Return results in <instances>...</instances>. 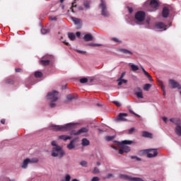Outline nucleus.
Here are the masks:
<instances>
[{
    "mask_svg": "<svg viewBox=\"0 0 181 181\" xmlns=\"http://www.w3.org/2000/svg\"><path fill=\"white\" fill-rule=\"evenodd\" d=\"M124 77H125V72H123L122 74H121V76H120V77H119V79H122V78H124Z\"/></svg>",
    "mask_w": 181,
    "mask_h": 181,
    "instance_id": "obj_50",
    "label": "nucleus"
},
{
    "mask_svg": "<svg viewBox=\"0 0 181 181\" xmlns=\"http://www.w3.org/2000/svg\"><path fill=\"white\" fill-rule=\"evenodd\" d=\"M76 52H77V53H79V54H86V51H81L80 49H76Z\"/></svg>",
    "mask_w": 181,
    "mask_h": 181,
    "instance_id": "obj_41",
    "label": "nucleus"
},
{
    "mask_svg": "<svg viewBox=\"0 0 181 181\" xmlns=\"http://www.w3.org/2000/svg\"><path fill=\"white\" fill-rule=\"evenodd\" d=\"M1 124H5V119H3L1 120Z\"/></svg>",
    "mask_w": 181,
    "mask_h": 181,
    "instance_id": "obj_59",
    "label": "nucleus"
},
{
    "mask_svg": "<svg viewBox=\"0 0 181 181\" xmlns=\"http://www.w3.org/2000/svg\"><path fill=\"white\" fill-rule=\"evenodd\" d=\"M127 117H128V114L127 113H119L118 115L117 121H121V122L127 121Z\"/></svg>",
    "mask_w": 181,
    "mask_h": 181,
    "instance_id": "obj_13",
    "label": "nucleus"
},
{
    "mask_svg": "<svg viewBox=\"0 0 181 181\" xmlns=\"http://www.w3.org/2000/svg\"><path fill=\"white\" fill-rule=\"evenodd\" d=\"M71 180V176L69 174L65 175V177L62 180V181H70Z\"/></svg>",
    "mask_w": 181,
    "mask_h": 181,
    "instance_id": "obj_31",
    "label": "nucleus"
},
{
    "mask_svg": "<svg viewBox=\"0 0 181 181\" xmlns=\"http://www.w3.org/2000/svg\"><path fill=\"white\" fill-rule=\"evenodd\" d=\"M88 131V129H87V128L83 127L78 130L77 132H76V130L71 131V135H80V134H84V132H87Z\"/></svg>",
    "mask_w": 181,
    "mask_h": 181,
    "instance_id": "obj_11",
    "label": "nucleus"
},
{
    "mask_svg": "<svg viewBox=\"0 0 181 181\" xmlns=\"http://www.w3.org/2000/svg\"><path fill=\"white\" fill-rule=\"evenodd\" d=\"M42 76H43V74H42V72L40 71H36L35 73V76L37 78H40V77H42Z\"/></svg>",
    "mask_w": 181,
    "mask_h": 181,
    "instance_id": "obj_33",
    "label": "nucleus"
},
{
    "mask_svg": "<svg viewBox=\"0 0 181 181\" xmlns=\"http://www.w3.org/2000/svg\"><path fill=\"white\" fill-rule=\"evenodd\" d=\"M76 35L78 37H80V36H81V33L80 32H76Z\"/></svg>",
    "mask_w": 181,
    "mask_h": 181,
    "instance_id": "obj_58",
    "label": "nucleus"
},
{
    "mask_svg": "<svg viewBox=\"0 0 181 181\" xmlns=\"http://www.w3.org/2000/svg\"><path fill=\"white\" fill-rule=\"evenodd\" d=\"M147 152V157L148 158H155L158 156V149L156 148H149L146 150Z\"/></svg>",
    "mask_w": 181,
    "mask_h": 181,
    "instance_id": "obj_7",
    "label": "nucleus"
},
{
    "mask_svg": "<svg viewBox=\"0 0 181 181\" xmlns=\"http://www.w3.org/2000/svg\"><path fill=\"white\" fill-rule=\"evenodd\" d=\"M146 22L147 23V25H149V23H151V18H147L146 20Z\"/></svg>",
    "mask_w": 181,
    "mask_h": 181,
    "instance_id": "obj_49",
    "label": "nucleus"
},
{
    "mask_svg": "<svg viewBox=\"0 0 181 181\" xmlns=\"http://www.w3.org/2000/svg\"><path fill=\"white\" fill-rule=\"evenodd\" d=\"M128 11H129V13H132V12H134V9H132V8L128 7Z\"/></svg>",
    "mask_w": 181,
    "mask_h": 181,
    "instance_id": "obj_53",
    "label": "nucleus"
},
{
    "mask_svg": "<svg viewBox=\"0 0 181 181\" xmlns=\"http://www.w3.org/2000/svg\"><path fill=\"white\" fill-rule=\"evenodd\" d=\"M117 144L121 147V148L119 150V153L120 155H122L124 152L128 153V152L131 151V148H129V146L125 145H131V144H132V141L124 140L122 141H118Z\"/></svg>",
    "mask_w": 181,
    "mask_h": 181,
    "instance_id": "obj_4",
    "label": "nucleus"
},
{
    "mask_svg": "<svg viewBox=\"0 0 181 181\" xmlns=\"http://www.w3.org/2000/svg\"><path fill=\"white\" fill-rule=\"evenodd\" d=\"M91 181H100V177H93Z\"/></svg>",
    "mask_w": 181,
    "mask_h": 181,
    "instance_id": "obj_46",
    "label": "nucleus"
},
{
    "mask_svg": "<svg viewBox=\"0 0 181 181\" xmlns=\"http://www.w3.org/2000/svg\"><path fill=\"white\" fill-rule=\"evenodd\" d=\"M49 63H50V60L49 59L40 61V64H42V66H47L49 65Z\"/></svg>",
    "mask_w": 181,
    "mask_h": 181,
    "instance_id": "obj_29",
    "label": "nucleus"
},
{
    "mask_svg": "<svg viewBox=\"0 0 181 181\" xmlns=\"http://www.w3.org/2000/svg\"><path fill=\"white\" fill-rule=\"evenodd\" d=\"M169 84L171 88H178V90H181V85L179 84L176 81L173 79H170L169 81Z\"/></svg>",
    "mask_w": 181,
    "mask_h": 181,
    "instance_id": "obj_10",
    "label": "nucleus"
},
{
    "mask_svg": "<svg viewBox=\"0 0 181 181\" xmlns=\"http://www.w3.org/2000/svg\"><path fill=\"white\" fill-rule=\"evenodd\" d=\"M130 114H133V115H135L136 117H138L139 118H141V115L135 113V112L132 111V110H129Z\"/></svg>",
    "mask_w": 181,
    "mask_h": 181,
    "instance_id": "obj_38",
    "label": "nucleus"
},
{
    "mask_svg": "<svg viewBox=\"0 0 181 181\" xmlns=\"http://www.w3.org/2000/svg\"><path fill=\"white\" fill-rule=\"evenodd\" d=\"M114 138H115V136H107L105 137V139H106V141H112V139H114Z\"/></svg>",
    "mask_w": 181,
    "mask_h": 181,
    "instance_id": "obj_39",
    "label": "nucleus"
},
{
    "mask_svg": "<svg viewBox=\"0 0 181 181\" xmlns=\"http://www.w3.org/2000/svg\"><path fill=\"white\" fill-rule=\"evenodd\" d=\"M175 131L178 136H181V126L180 124H177Z\"/></svg>",
    "mask_w": 181,
    "mask_h": 181,
    "instance_id": "obj_19",
    "label": "nucleus"
},
{
    "mask_svg": "<svg viewBox=\"0 0 181 181\" xmlns=\"http://www.w3.org/2000/svg\"><path fill=\"white\" fill-rule=\"evenodd\" d=\"M51 145L54 146L52 148V156L54 158L57 156H59V158H63V156H64V151H63V148L57 145V142H56V141H52L51 142Z\"/></svg>",
    "mask_w": 181,
    "mask_h": 181,
    "instance_id": "obj_1",
    "label": "nucleus"
},
{
    "mask_svg": "<svg viewBox=\"0 0 181 181\" xmlns=\"http://www.w3.org/2000/svg\"><path fill=\"white\" fill-rule=\"evenodd\" d=\"M142 136H144V138H152V134L148 132H143Z\"/></svg>",
    "mask_w": 181,
    "mask_h": 181,
    "instance_id": "obj_25",
    "label": "nucleus"
},
{
    "mask_svg": "<svg viewBox=\"0 0 181 181\" xmlns=\"http://www.w3.org/2000/svg\"><path fill=\"white\" fill-rule=\"evenodd\" d=\"M96 165H97L98 166H100V165H101V163H100V162H97V163H96Z\"/></svg>",
    "mask_w": 181,
    "mask_h": 181,
    "instance_id": "obj_62",
    "label": "nucleus"
},
{
    "mask_svg": "<svg viewBox=\"0 0 181 181\" xmlns=\"http://www.w3.org/2000/svg\"><path fill=\"white\" fill-rule=\"evenodd\" d=\"M151 87H152L151 84H149V83L145 84L144 86V91H149V88H151Z\"/></svg>",
    "mask_w": 181,
    "mask_h": 181,
    "instance_id": "obj_30",
    "label": "nucleus"
},
{
    "mask_svg": "<svg viewBox=\"0 0 181 181\" xmlns=\"http://www.w3.org/2000/svg\"><path fill=\"white\" fill-rule=\"evenodd\" d=\"M6 83H7L8 84H11L12 83V79H8L6 81Z\"/></svg>",
    "mask_w": 181,
    "mask_h": 181,
    "instance_id": "obj_51",
    "label": "nucleus"
},
{
    "mask_svg": "<svg viewBox=\"0 0 181 181\" xmlns=\"http://www.w3.org/2000/svg\"><path fill=\"white\" fill-rule=\"evenodd\" d=\"M49 29H46V28H41V33L42 35H47V33H49Z\"/></svg>",
    "mask_w": 181,
    "mask_h": 181,
    "instance_id": "obj_32",
    "label": "nucleus"
},
{
    "mask_svg": "<svg viewBox=\"0 0 181 181\" xmlns=\"http://www.w3.org/2000/svg\"><path fill=\"white\" fill-rule=\"evenodd\" d=\"M90 46L100 47V46H103V45H101V44L91 43V44H90Z\"/></svg>",
    "mask_w": 181,
    "mask_h": 181,
    "instance_id": "obj_44",
    "label": "nucleus"
},
{
    "mask_svg": "<svg viewBox=\"0 0 181 181\" xmlns=\"http://www.w3.org/2000/svg\"><path fill=\"white\" fill-rule=\"evenodd\" d=\"M93 173H95V174L100 173V170L98 169V168L95 167L93 170Z\"/></svg>",
    "mask_w": 181,
    "mask_h": 181,
    "instance_id": "obj_40",
    "label": "nucleus"
},
{
    "mask_svg": "<svg viewBox=\"0 0 181 181\" xmlns=\"http://www.w3.org/2000/svg\"><path fill=\"white\" fill-rule=\"evenodd\" d=\"M143 73L144 74V75L146 76V77H147V78H148L149 81H153V79H152V76H151V75H149V73H148V71H146L145 70V68H144V66H141Z\"/></svg>",
    "mask_w": 181,
    "mask_h": 181,
    "instance_id": "obj_15",
    "label": "nucleus"
},
{
    "mask_svg": "<svg viewBox=\"0 0 181 181\" xmlns=\"http://www.w3.org/2000/svg\"><path fill=\"white\" fill-rule=\"evenodd\" d=\"M45 57H47V59H52V56H50V55H47Z\"/></svg>",
    "mask_w": 181,
    "mask_h": 181,
    "instance_id": "obj_61",
    "label": "nucleus"
},
{
    "mask_svg": "<svg viewBox=\"0 0 181 181\" xmlns=\"http://www.w3.org/2000/svg\"><path fill=\"white\" fill-rule=\"evenodd\" d=\"M76 5H74V3H72V6H71V12H73V13H74V12H76V11H74V7H76Z\"/></svg>",
    "mask_w": 181,
    "mask_h": 181,
    "instance_id": "obj_47",
    "label": "nucleus"
},
{
    "mask_svg": "<svg viewBox=\"0 0 181 181\" xmlns=\"http://www.w3.org/2000/svg\"><path fill=\"white\" fill-rule=\"evenodd\" d=\"M88 81V79L87 78H83L80 79V83L82 84H85V83H87Z\"/></svg>",
    "mask_w": 181,
    "mask_h": 181,
    "instance_id": "obj_36",
    "label": "nucleus"
},
{
    "mask_svg": "<svg viewBox=\"0 0 181 181\" xmlns=\"http://www.w3.org/2000/svg\"><path fill=\"white\" fill-rule=\"evenodd\" d=\"M148 4L155 11H156V9H158V6H159V4L156 0H151V1L148 0L147 1H146L145 5Z\"/></svg>",
    "mask_w": 181,
    "mask_h": 181,
    "instance_id": "obj_8",
    "label": "nucleus"
},
{
    "mask_svg": "<svg viewBox=\"0 0 181 181\" xmlns=\"http://www.w3.org/2000/svg\"><path fill=\"white\" fill-rule=\"evenodd\" d=\"M71 21L74 22L75 25H80V23L81 22V20L80 18H77L74 17L71 18Z\"/></svg>",
    "mask_w": 181,
    "mask_h": 181,
    "instance_id": "obj_24",
    "label": "nucleus"
},
{
    "mask_svg": "<svg viewBox=\"0 0 181 181\" xmlns=\"http://www.w3.org/2000/svg\"><path fill=\"white\" fill-rule=\"evenodd\" d=\"M119 177L120 179H123V180H129V181H131V179H132V177L131 176H129V175H119Z\"/></svg>",
    "mask_w": 181,
    "mask_h": 181,
    "instance_id": "obj_22",
    "label": "nucleus"
},
{
    "mask_svg": "<svg viewBox=\"0 0 181 181\" xmlns=\"http://www.w3.org/2000/svg\"><path fill=\"white\" fill-rule=\"evenodd\" d=\"M129 66L131 67V69L133 71H137V70H139V66H138L132 63H129Z\"/></svg>",
    "mask_w": 181,
    "mask_h": 181,
    "instance_id": "obj_23",
    "label": "nucleus"
},
{
    "mask_svg": "<svg viewBox=\"0 0 181 181\" xmlns=\"http://www.w3.org/2000/svg\"><path fill=\"white\" fill-rule=\"evenodd\" d=\"M80 165L83 168H87V161L83 160L80 163Z\"/></svg>",
    "mask_w": 181,
    "mask_h": 181,
    "instance_id": "obj_37",
    "label": "nucleus"
},
{
    "mask_svg": "<svg viewBox=\"0 0 181 181\" xmlns=\"http://www.w3.org/2000/svg\"><path fill=\"white\" fill-rule=\"evenodd\" d=\"M100 8L102 9V16H108L109 13L107 11V6H105V3L104 0H101V4L100 5Z\"/></svg>",
    "mask_w": 181,
    "mask_h": 181,
    "instance_id": "obj_9",
    "label": "nucleus"
},
{
    "mask_svg": "<svg viewBox=\"0 0 181 181\" xmlns=\"http://www.w3.org/2000/svg\"><path fill=\"white\" fill-rule=\"evenodd\" d=\"M67 149L71 151V149H74L76 148V145H74V140L70 141L69 144L66 146Z\"/></svg>",
    "mask_w": 181,
    "mask_h": 181,
    "instance_id": "obj_18",
    "label": "nucleus"
},
{
    "mask_svg": "<svg viewBox=\"0 0 181 181\" xmlns=\"http://www.w3.org/2000/svg\"><path fill=\"white\" fill-rule=\"evenodd\" d=\"M83 40L85 42H91V40H93V35L88 33L83 36Z\"/></svg>",
    "mask_w": 181,
    "mask_h": 181,
    "instance_id": "obj_17",
    "label": "nucleus"
},
{
    "mask_svg": "<svg viewBox=\"0 0 181 181\" xmlns=\"http://www.w3.org/2000/svg\"><path fill=\"white\" fill-rule=\"evenodd\" d=\"M9 181H15L14 180H9Z\"/></svg>",
    "mask_w": 181,
    "mask_h": 181,
    "instance_id": "obj_64",
    "label": "nucleus"
},
{
    "mask_svg": "<svg viewBox=\"0 0 181 181\" xmlns=\"http://www.w3.org/2000/svg\"><path fill=\"white\" fill-rule=\"evenodd\" d=\"M118 86H122V84H127V81L125 79H117Z\"/></svg>",
    "mask_w": 181,
    "mask_h": 181,
    "instance_id": "obj_28",
    "label": "nucleus"
},
{
    "mask_svg": "<svg viewBox=\"0 0 181 181\" xmlns=\"http://www.w3.org/2000/svg\"><path fill=\"white\" fill-rule=\"evenodd\" d=\"M50 21H57V18L56 17H50Z\"/></svg>",
    "mask_w": 181,
    "mask_h": 181,
    "instance_id": "obj_56",
    "label": "nucleus"
},
{
    "mask_svg": "<svg viewBox=\"0 0 181 181\" xmlns=\"http://www.w3.org/2000/svg\"><path fill=\"white\" fill-rule=\"evenodd\" d=\"M81 144L83 146H88V145H90V141L87 139H83Z\"/></svg>",
    "mask_w": 181,
    "mask_h": 181,
    "instance_id": "obj_26",
    "label": "nucleus"
},
{
    "mask_svg": "<svg viewBox=\"0 0 181 181\" xmlns=\"http://www.w3.org/2000/svg\"><path fill=\"white\" fill-rule=\"evenodd\" d=\"M77 98L72 96L71 95H67L66 96V99L68 100V101H71V100H76Z\"/></svg>",
    "mask_w": 181,
    "mask_h": 181,
    "instance_id": "obj_34",
    "label": "nucleus"
},
{
    "mask_svg": "<svg viewBox=\"0 0 181 181\" xmlns=\"http://www.w3.org/2000/svg\"><path fill=\"white\" fill-rule=\"evenodd\" d=\"M136 22H144L145 21V12L138 11L135 15Z\"/></svg>",
    "mask_w": 181,
    "mask_h": 181,
    "instance_id": "obj_6",
    "label": "nucleus"
},
{
    "mask_svg": "<svg viewBox=\"0 0 181 181\" xmlns=\"http://www.w3.org/2000/svg\"><path fill=\"white\" fill-rule=\"evenodd\" d=\"M112 40H113V42H115L116 43H121V41L117 37L112 38Z\"/></svg>",
    "mask_w": 181,
    "mask_h": 181,
    "instance_id": "obj_42",
    "label": "nucleus"
},
{
    "mask_svg": "<svg viewBox=\"0 0 181 181\" xmlns=\"http://www.w3.org/2000/svg\"><path fill=\"white\" fill-rule=\"evenodd\" d=\"M135 131V128L132 127L130 129H129V134H132Z\"/></svg>",
    "mask_w": 181,
    "mask_h": 181,
    "instance_id": "obj_48",
    "label": "nucleus"
},
{
    "mask_svg": "<svg viewBox=\"0 0 181 181\" xmlns=\"http://www.w3.org/2000/svg\"><path fill=\"white\" fill-rule=\"evenodd\" d=\"M83 6L86 8V9H90V2L88 1H85L83 3Z\"/></svg>",
    "mask_w": 181,
    "mask_h": 181,
    "instance_id": "obj_35",
    "label": "nucleus"
},
{
    "mask_svg": "<svg viewBox=\"0 0 181 181\" xmlns=\"http://www.w3.org/2000/svg\"><path fill=\"white\" fill-rule=\"evenodd\" d=\"M161 88L163 90V95H166V90H165V86L161 85Z\"/></svg>",
    "mask_w": 181,
    "mask_h": 181,
    "instance_id": "obj_43",
    "label": "nucleus"
},
{
    "mask_svg": "<svg viewBox=\"0 0 181 181\" xmlns=\"http://www.w3.org/2000/svg\"><path fill=\"white\" fill-rule=\"evenodd\" d=\"M37 158H27L23 161V164L21 165V168L23 169H26L28 168V165L29 163H37Z\"/></svg>",
    "mask_w": 181,
    "mask_h": 181,
    "instance_id": "obj_5",
    "label": "nucleus"
},
{
    "mask_svg": "<svg viewBox=\"0 0 181 181\" xmlns=\"http://www.w3.org/2000/svg\"><path fill=\"white\" fill-rule=\"evenodd\" d=\"M74 129V124L68 123L64 125H55L51 124L49 126V129L52 131H71V129Z\"/></svg>",
    "mask_w": 181,
    "mask_h": 181,
    "instance_id": "obj_2",
    "label": "nucleus"
},
{
    "mask_svg": "<svg viewBox=\"0 0 181 181\" xmlns=\"http://www.w3.org/2000/svg\"><path fill=\"white\" fill-rule=\"evenodd\" d=\"M113 104H115L117 107H121V103H119L118 101H113Z\"/></svg>",
    "mask_w": 181,
    "mask_h": 181,
    "instance_id": "obj_45",
    "label": "nucleus"
},
{
    "mask_svg": "<svg viewBox=\"0 0 181 181\" xmlns=\"http://www.w3.org/2000/svg\"><path fill=\"white\" fill-rule=\"evenodd\" d=\"M156 29H160V30H166L168 25L163 24V23H158L156 24Z\"/></svg>",
    "mask_w": 181,
    "mask_h": 181,
    "instance_id": "obj_14",
    "label": "nucleus"
},
{
    "mask_svg": "<svg viewBox=\"0 0 181 181\" xmlns=\"http://www.w3.org/2000/svg\"><path fill=\"white\" fill-rule=\"evenodd\" d=\"M83 7H79V11H83Z\"/></svg>",
    "mask_w": 181,
    "mask_h": 181,
    "instance_id": "obj_63",
    "label": "nucleus"
},
{
    "mask_svg": "<svg viewBox=\"0 0 181 181\" xmlns=\"http://www.w3.org/2000/svg\"><path fill=\"white\" fill-rule=\"evenodd\" d=\"M162 16L163 18H168V16H169V8H168V7H164L163 8Z\"/></svg>",
    "mask_w": 181,
    "mask_h": 181,
    "instance_id": "obj_16",
    "label": "nucleus"
},
{
    "mask_svg": "<svg viewBox=\"0 0 181 181\" xmlns=\"http://www.w3.org/2000/svg\"><path fill=\"white\" fill-rule=\"evenodd\" d=\"M135 95H136L137 98H144V94L142 93V89L141 88L137 87L134 89Z\"/></svg>",
    "mask_w": 181,
    "mask_h": 181,
    "instance_id": "obj_12",
    "label": "nucleus"
},
{
    "mask_svg": "<svg viewBox=\"0 0 181 181\" xmlns=\"http://www.w3.org/2000/svg\"><path fill=\"white\" fill-rule=\"evenodd\" d=\"M162 119H163V121H164V122H168V117H163V118H162Z\"/></svg>",
    "mask_w": 181,
    "mask_h": 181,
    "instance_id": "obj_54",
    "label": "nucleus"
},
{
    "mask_svg": "<svg viewBox=\"0 0 181 181\" xmlns=\"http://www.w3.org/2000/svg\"><path fill=\"white\" fill-rule=\"evenodd\" d=\"M119 51L121 52L122 53H124V54H127L128 56H131L132 54V52H131L128 49H119Z\"/></svg>",
    "mask_w": 181,
    "mask_h": 181,
    "instance_id": "obj_21",
    "label": "nucleus"
},
{
    "mask_svg": "<svg viewBox=\"0 0 181 181\" xmlns=\"http://www.w3.org/2000/svg\"><path fill=\"white\" fill-rule=\"evenodd\" d=\"M132 159H136L137 160H141V158L134 156H132Z\"/></svg>",
    "mask_w": 181,
    "mask_h": 181,
    "instance_id": "obj_52",
    "label": "nucleus"
},
{
    "mask_svg": "<svg viewBox=\"0 0 181 181\" xmlns=\"http://www.w3.org/2000/svg\"><path fill=\"white\" fill-rule=\"evenodd\" d=\"M107 178L114 177V175H112V174H108V175H107Z\"/></svg>",
    "mask_w": 181,
    "mask_h": 181,
    "instance_id": "obj_57",
    "label": "nucleus"
},
{
    "mask_svg": "<svg viewBox=\"0 0 181 181\" xmlns=\"http://www.w3.org/2000/svg\"><path fill=\"white\" fill-rule=\"evenodd\" d=\"M47 100H49L51 101L49 107H51V108H54V107H56V103H56V101L59 100V92L53 90L48 93V94L47 95Z\"/></svg>",
    "mask_w": 181,
    "mask_h": 181,
    "instance_id": "obj_3",
    "label": "nucleus"
},
{
    "mask_svg": "<svg viewBox=\"0 0 181 181\" xmlns=\"http://www.w3.org/2000/svg\"><path fill=\"white\" fill-rule=\"evenodd\" d=\"M68 37L70 40H75L76 35L73 33H68Z\"/></svg>",
    "mask_w": 181,
    "mask_h": 181,
    "instance_id": "obj_27",
    "label": "nucleus"
},
{
    "mask_svg": "<svg viewBox=\"0 0 181 181\" xmlns=\"http://www.w3.org/2000/svg\"><path fill=\"white\" fill-rule=\"evenodd\" d=\"M15 70H16V73H21V71H22V69H19V68H17Z\"/></svg>",
    "mask_w": 181,
    "mask_h": 181,
    "instance_id": "obj_55",
    "label": "nucleus"
},
{
    "mask_svg": "<svg viewBox=\"0 0 181 181\" xmlns=\"http://www.w3.org/2000/svg\"><path fill=\"white\" fill-rule=\"evenodd\" d=\"M58 138L62 141H68V139H71L72 137L71 136L61 135Z\"/></svg>",
    "mask_w": 181,
    "mask_h": 181,
    "instance_id": "obj_20",
    "label": "nucleus"
},
{
    "mask_svg": "<svg viewBox=\"0 0 181 181\" xmlns=\"http://www.w3.org/2000/svg\"><path fill=\"white\" fill-rule=\"evenodd\" d=\"M170 122H175V118L170 119Z\"/></svg>",
    "mask_w": 181,
    "mask_h": 181,
    "instance_id": "obj_60",
    "label": "nucleus"
}]
</instances>
